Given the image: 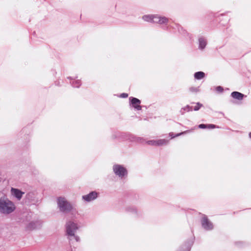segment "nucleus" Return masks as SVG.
I'll return each instance as SVG.
<instances>
[{"label": "nucleus", "mask_w": 251, "mask_h": 251, "mask_svg": "<svg viewBox=\"0 0 251 251\" xmlns=\"http://www.w3.org/2000/svg\"><path fill=\"white\" fill-rule=\"evenodd\" d=\"M16 209L14 202L9 200L6 197L0 198V213L4 215L11 214Z\"/></svg>", "instance_id": "nucleus-1"}, {"label": "nucleus", "mask_w": 251, "mask_h": 251, "mask_svg": "<svg viewBox=\"0 0 251 251\" xmlns=\"http://www.w3.org/2000/svg\"><path fill=\"white\" fill-rule=\"evenodd\" d=\"M78 229V226L77 224L72 221H69L66 223V229L67 234L69 236L68 238L69 240H71L72 237H74V239L76 242L80 241L79 236L75 234V232Z\"/></svg>", "instance_id": "nucleus-2"}, {"label": "nucleus", "mask_w": 251, "mask_h": 251, "mask_svg": "<svg viewBox=\"0 0 251 251\" xmlns=\"http://www.w3.org/2000/svg\"><path fill=\"white\" fill-rule=\"evenodd\" d=\"M57 204L60 210L63 212H69L73 209L72 205L64 198H59Z\"/></svg>", "instance_id": "nucleus-3"}, {"label": "nucleus", "mask_w": 251, "mask_h": 251, "mask_svg": "<svg viewBox=\"0 0 251 251\" xmlns=\"http://www.w3.org/2000/svg\"><path fill=\"white\" fill-rule=\"evenodd\" d=\"M112 169L115 175L121 179L124 178L127 175V171L123 165L115 164L113 165Z\"/></svg>", "instance_id": "nucleus-4"}, {"label": "nucleus", "mask_w": 251, "mask_h": 251, "mask_svg": "<svg viewBox=\"0 0 251 251\" xmlns=\"http://www.w3.org/2000/svg\"><path fill=\"white\" fill-rule=\"evenodd\" d=\"M98 196V193L96 191H92L88 194L82 196V200L86 202H90L96 200Z\"/></svg>", "instance_id": "nucleus-5"}, {"label": "nucleus", "mask_w": 251, "mask_h": 251, "mask_svg": "<svg viewBox=\"0 0 251 251\" xmlns=\"http://www.w3.org/2000/svg\"><path fill=\"white\" fill-rule=\"evenodd\" d=\"M129 100L130 105L134 107L135 109L137 110H141L142 109V107L140 105V100L135 98L130 97Z\"/></svg>", "instance_id": "nucleus-6"}, {"label": "nucleus", "mask_w": 251, "mask_h": 251, "mask_svg": "<svg viewBox=\"0 0 251 251\" xmlns=\"http://www.w3.org/2000/svg\"><path fill=\"white\" fill-rule=\"evenodd\" d=\"M201 225L206 230H211L213 228L212 224L209 221L207 217L204 215L201 218Z\"/></svg>", "instance_id": "nucleus-7"}, {"label": "nucleus", "mask_w": 251, "mask_h": 251, "mask_svg": "<svg viewBox=\"0 0 251 251\" xmlns=\"http://www.w3.org/2000/svg\"><path fill=\"white\" fill-rule=\"evenodd\" d=\"M136 141L142 143V144H146L149 146H157V141L155 140H150L146 141V140L143 139L141 137H137Z\"/></svg>", "instance_id": "nucleus-8"}, {"label": "nucleus", "mask_w": 251, "mask_h": 251, "mask_svg": "<svg viewBox=\"0 0 251 251\" xmlns=\"http://www.w3.org/2000/svg\"><path fill=\"white\" fill-rule=\"evenodd\" d=\"M156 18L157 17L156 15L154 14H147L142 17V19L143 21L151 23H155V20Z\"/></svg>", "instance_id": "nucleus-9"}, {"label": "nucleus", "mask_w": 251, "mask_h": 251, "mask_svg": "<svg viewBox=\"0 0 251 251\" xmlns=\"http://www.w3.org/2000/svg\"><path fill=\"white\" fill-rule=\"evenodd\" d=\"M11 194L16 198L18 200H21L22 197H23V194H24V192H22L20 190L18 189L12 188L11 189Z\"/></svg>", "instance_id": "nucleus-10"}, {"label": "nucleus", "mask_w": 251, "mask_h": 251, "mask_svg": "<svg viewBox=\"0 0 251 251\" xmlns=\"http://www.w3.org/2000/svg\"><path fill=\"white\" fill-rule=\"evenodd\" d=\"M68 79H71L70 83L74 87L78 88L81 85V82L79 79H75L72 77H68Z\"/></svg>", "instance_id": "nucleus-11"}, {"label": "nucleus", "mask_w": 251, "mask_h": 251, "mask_svg": "<svg viewBox=\"0 0 251 251\" xmlns=\"http://www.w3.org/2000/svg\"><path fill=\"white\" fill-rule=\"evenodd\" d=\"M231 96L235 99H237L238 100H242L244 95L238 92H233L231 93Z\"/></svg>", "instance_id": "nucleus-12"}, {"label": "nucleus", "mask_w": 251, "mask_h": 251, "mask_svg": "<svg viewBox=\"0 0 251 251\" xmlns=\"http://www.w3.org/2000/svg\"><path fill=\"white\" fill-rule=\"evenodd\" d=\"M168 19L165 17H158V24H167L168 22Z\"/></svg>", "instance_id": "nucleus-13"}, {"label": "nucleus", "mask_w": 251, "mask_h": 251, "mask_svg": "<svg viewBox=\"0 0 251 251\" xmlns=\"http://www.w3.org/2000/svg\"><path fill=\"white\" fill-rule=\"evenodd\" d=\"M205 74L202 72H198L194 74V77L197 79H201L204 78Z\"/></svg>", "instance_id": "nucleus-14"}, {"label": "nucleus", "mask_w": 251, "mask_h": 251, "mask_svg": "<svg viewBox=\"0 0 251 251\" xmlns=\"http://www.w3.org/2000/svg\"><path fill=\"white\" fill-rule=\"evenodd\" d=\"M35 197V194L33 192H29L26 194V197L30 201H32Z\"/></svg>", "instance_id": "nucleus-15"}, {"label": "nucleus", "mask_w": 251, "mask_h": 251, "mask_svg": "<svg viewBox=\"0 0 251 251\" xmlns=\"http://www.w3.org/2000/svg\"><path fill=\"white\" fill-rule=\"evenodd\" d=\"M199 44L200 47L202 49H203L206 45L205 40L202 38L199 39Z\"/></svg>", "instance_id": "nucleus-16"}, {"label": "nucleus", "mask_w": 251, "mask_h": 251, "mask_svg": "<svg viewBox=\"0 0 251 251\" xmlns=\"http://www.w3.org/2000/svg\"><path fill=\"white\" fill-rule=\"evenodd\" d=\"M38 222H32L29 224L28 227L30 229H35L37 227L36 225L37 223H38Z\"/></svg>", "instance_id": "nucleus-17"}, {"label": "nucleus", "mask_w": 251, "mask_h": 251, "mask_svg": "<svg viewBox=\"0 0 251 251\" xmlns=\"http://www.w3.org/2000/svg\"><path fill=\"white\" fill-rule=\"evenodd\" d=\"M168 141L165 139L158 140V145H166L168 143Z\"/></svg>", "instance_id": "nucleus-18"}, {"label": "nucleus", "mask_w": 251, "mask_h": 251, "mask_svg": "<svg viewBox=\"0 0 251 251\" xmlns=\"http://www.w3.org/2000/svg\"><path fill=\"white\" fill-rule=\"evenodd\" d=\"M202 106V104L199 103V102H197L196 104V105L194 106V108H193V110H195V111H198L199 110L201 107Z\"/></svg>", "instance_id": "nucleus-19"}, {"label": "nucleus", "mask_w": 251, "mask_h": 251, "mask_svg": "<svg viewBox=\"0 0 251 251\" xmlns=\"http://www.w3.org/2000/svg\"><path fill=\"white\" fill-rule=\"evenodd\" d=\"M215 128H216V126L215 125H213V124L206 125V128L213 129Z\"/></svg>", "instance_id": "nucleus-20"}, {"label": "nucleus", "mask_w": 251, "mask_h": 251, "mask_svg": "<svg viewBox=\"0 0 251 251\" xmlns=\"http://www.w3.org/2000/svg\"><path fill=\"white\" fill-rule=\"evenodd\" d=\"M184 109L187 111H192L193 110V107L192 106H187Z\"/></svg>", "instance_id": "nucleus-21"}, {"label": "nucleus", "mask_w": 251, "mask_h": 251, "mask_svg": "<svg viewBox=\"0 0 251 251\" xmlns=\"http://www.w3.org/2000/svg\"><path fill=\"white\" fill-rule=\"evenodd\" d=\"M199 127L200 128H206V125L205 124H200L199 125Z\"/></svg>", "instance_id": "nucleus-22"}, {"label": "nucleus", "mask_w": 251, "mask_h": 251, "mask_svg": "<svg viewBox=\"0 0 251 251\" xmlns=\"http://www.w3.org/2000/svg\"><path fill=\"white\" fill-rule=\"evenodd\" d=\"M188 132H189V130H186L185 131H183V132H182L181 133L177 134L176 136H179L180 135H182V134H186V133H188Z\"/></svg>", "instance_id": "nucleus-23"}, {"label": "nucleus", "mask_w": 251, "mask_h": 251, "mask_svg": "<svg viewBox=\"0 0 251 251\" xmlns=\"http://www.w3.org/2000/svg\"><path fill=\"white\" fill-rule=\"evenodd\" d=\"M127 96H128V95L126 93H123L121 95V97L122 98H126V97H127Z\"/></svg>", "instance_id": "nucleus-24"}, {"label": "nucleus", "mask_w": 251, "mask_h": 251, "mask_svg": "<svg viewBox=\"0 0 251 251\" xmlns=\"http://www.w3.org/2000/svg\"><path fill=\"white\" fill-rule=\"evenodd\" d=\"M190 90L192 92H197L198 91V89L195 88H191L190 89Z\"/></svg>", "instance_id": "nucleus-25"}, {"label": "nucleus", "mask_w": 251, "mask_h": 251, "mask_svg": "<svg viewBox=\"0 0 251 251\" xmlns=\"http://www.w3.org/2000/svg\"><path fill=\"white\" fill-rule=\"evenodd\" d=\"M249 137L251 138V132L249 133Z\"/></svg>", "instance_id": "nucleus-26"}, {"label": "nucleus", "mask_w": 251, "mask_h": 251, "mask_svg": "<svg viewBox=\"0 0 251 251\" xmlns=\"http://www.w3.org/2000/svg\"><path fill=\"white\" fill-rule=\"evenodd\" d=\"M218 89H219V90H220V89H222V88H221V87H218Z\"/></svg>", "instance_id": "nucleus-27"}, {"label": "nucleus", "mask_w": 251, "mask_h": 251, "mask_svg": "<svg viewBox=\"0 0 251 251\" xmlns=\"http://www.w3.org/2000/svg\"><path fill=\"white\" fill-rule=\"evenodd\" d=\"M218 89H219V90H220V89H222V88H221V87H218Z\"/></svg>", "instance_id": "nucleus-28"}]
</instances>
